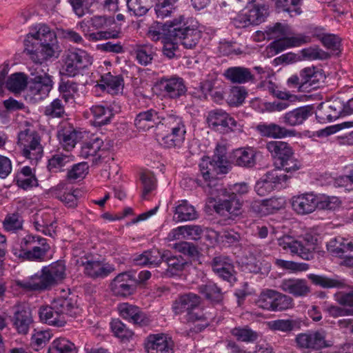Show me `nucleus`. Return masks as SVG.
<instances>
[{"label":"nucleus","mask_w":353,"mask_h":353,"mask_svg":"<svg viewBox=\"0 0 353 353\" xmlns=\"http://www.w3.org/2000/svg\"><path fill=\"white\" fill-rule=\"evenodd\" d=\"M24 52L35 63H42L52 57L58 48L55 32L46 24H39L34 33L27 34Z\"/></svg>","instance_id":"obj_1"},{"label":"nucleus","mask_w":353,"mask_h":353,"mask_svg":"<svg viewBox=\"0 0 353 353\" xmlns=\"http://www.w3.org/2000/svg\"><path fill=\"white\" fill-rule=\"evenodd\" d=\"M201 303V297L192 292L179 295L173 302L172 312L176 315L185 313V320L188 323H192L190 327L191 332L199 333L210 325V319L208 318L200 308Z\"/></svg>","instance_id":"obj_2"},{"label":"nucleus","mask_w":353,"mask_h":353,"mask_svg":"<svg viewBox=\"0 0 353 353\" xmlns=\"http://www.w3.org/2000/svg\"><path fill=\"white\" fill-rule=\"evenodd\" d=\"M226 154V148L218 145L212 159L208 157L202 158L199 167L203 182L196 179L198 185L205 190L206 188H211L212 185H215L218 174H227L231 170L232 166L228 161Z\"/></svg>","instance_id":"obj_3"},{"label":"nucleus","mask_w":353,"mask_h":353,"mask_svg":"<svg viewBox=\"0 0 353 353\" xmlns=\"http://www.w3.org/2000/svg\"><path fill=\"white\" fill-rule=\"evenodd\" d=\"M265 148L275 159L274 169L282 170L291 175L302 167L301 162L295 158L292 147L282 141H270L266 143Z\"/></svg>","instance_id":"obj_4"},{"label":"nucleus","mask_w":353,"mask_h":353,"mask_svg":"<svg viewBox=\"0 0 353 353\" xmlns=\"http://www.w3.org/2000/svg\"><path fill=\"white\" fill-rule=\"evenodd\" d=\"M21 249L13 254L23 261L43 262L46 261L50 246L47 239L37 235L28 234L21 241Z\"/></svg>","instance_id":"obj_5"},{"label":"nucleus","mask_w":353,"mask_h":353,"mask_svg":"<svg viewBox=\"0 0 353 353\" xmlns=\"http://www.w3.org/2000/svg\"><path fill=\"white\" fill-rule=\"evenodd\" d=\"M65 264L58 260L48 266L42 268L40 274H35L32 288L34 290H50L65 278Z\"/></svg>","instance_id":"obj_6"},{"label":"nucleus","mask_w":353,"mask_h":353,"mask_svg":"<svg viewBox=\"0 0 353 353\" xmlns=\"http://www.w3.org/2000/svg\"><path fill=\"white\" fill-rule=\"evenodd\" d=\"M92 63L93 57L87 51L80 48L69 50L63 59V73L70 77L83 75Z\"/></svg>","instance_id":"obj_7"},{"label":"nucleus","mask_w":353,"mask_h":353,"mask_svg":"<svg viewBox=\"0 0 353 353\" xmlns=\"http://www.w3.org/2000/svg\"><path fill=\"white\" fill-rule=\"evenodd\" d=\"M18 144L21 147L22 155L30 161L37 162L43 154L41 137L38 132L27 128L18 134Z\"/></svg>","instance_id":"obj_8"},{"label":"nucleus","mask_w":353,"mask_h":353,"mask_svg":"<svg viewBox=\"0 0 353 353\" xmlns=\"http://www.w3.org/2000/svg\"><path fill=\"white\" fill-rule=\"evenodd\" d=\"M109 21L110 20L104 16H94L90 21L88 30H83L84 37L92 42L119 38L121 30L108 28Z\"/></svg>","instance_id":"obj_9"},{"label":"nucleus","mask_w":353,"mask_h":353,"mask_svg":"<svg viewBox=\"0 0 353 353\" xmlns=\"http://www.w3.org/2000/svg\"><path fill=\"white\" fill-rule=\"evenodd\" d=\"M191 21L182 15L165 23L157 21L150 27L149 35L153 41H156L164 35L171 37L174 40H178L183 28L188 26Z\"/></svg>","instance_id":"obj_10"},{"label":"nucleus","mask_w":353,"mask_h":353,"mask_svg":"<svg viewBox=\"0 0 353 353\" xmlns=\"http://www.w3.org/2000/svg\"><path fill=\"white\" fill-rule=\"evenodd\" d=\"M110 286L114 296L126 298L136 292L137 288V278L134 274L130 271L123 272L112 279Z\"/></svg>","instance_id":"obj_11"},{"label":"nucleus","mask_w":353,"mask_h":353,"mask_svg":"<svg viewBox=\"0 0 353 353\" xmlns=\"http://www.w3.org/2000/svg\"><path fill=\"white\" fill-rule=\"evenodd\" d=\"M157 85L164 97L170 99H177L185 96L188 90L184 79L177 75L161 77Z\"/></svg>","instance_id":"obj_12"},{"label":"nucleus","mask_w":353,"mask_h":353,"mask_svg":"<svg viewBox=\"0 0 353 353\" xmlns=\"http://www.w3.org/2000/svg\"><path fill=\"white\" fill-rule=\"evenodd\" d=\"M290 178L291 175L279 172L278 169H273L267 172L263 178L256 182L255 191L261 196H265Z\"/></svg>","instance_id":"obj_13"},{"label":"nucleus","mask_w":353,"mask_h":353,"mask_svg":"<svg viewBox=\"0 0 353 353\" xmlns=\"http://www.w3.org/2000/svg\"><path fill=\"white\" fill-rule=\"evenodd\" d=\"M117 310L121 318L136 326L146 327L151 323L150 316L137 305L127 302L121 303L117 305Z\"/></svg>","instance_id":"obj_14"},{"label":"nucleus","mask_w":353,"mask_h":353,"mask_svg":"<svg viewBox=\"0 0 353 353\" xmlns=\"http://www.w3.org/2000/svg\"><path fill=\"white\" fill-rule=\"evenodd\" d=\"M325 337V332L323 330H308L298 334L295 337V343L300 349L319 350L327 346Z\"/></svg>","instance_id":"obj_15"},{"label":"nucleus","mask_w":353,"mask_h":353,"mask_svg":"<svg viewBox=\"0 0 353 353\" xmlns=\"http://www.w3.org/2000/svg\"><path fill=\"white\" fill-rule=\"evenodd\" d=\"M207 122L210 128L223 133L233 131L237 124L232 117L220 109L209 112Z\"/></svg>","instance_id":"obj_16"},{"label":"nucleus","mask_w":353,"mask_h":353,"mask_svg":"<svg viewBox=\"0 0 353 353\" xmlns=\"http://www.w3.org/2000/svg\"><path fill=\"white\" fill-rule=\"evenodd\" d=\"M50 192L66 207L74 208L77 206L80 190L71 187L65 181H60L50 189Z\"/></svg>","instance_id":"obj_17"},{"label":"nucleus","mask_w":353,"mask_h":353,"mask_svg":"<svg viewBox=\"0 0 353 353\" xmlns=\"http://www.w3.org/2000/svg\"><path fill=\"white\" fill-rule=\"evenodd\" d=\"M344 110V103L339 99L321 103L316 112V118L320 123L332 121L339 118Z\"/></svg>","instance_id":"obj_18"},{"label":"nucleus","mask_w":353,"mask_h":353,"mask_svg":"<svg viewBox=\"0 0 353 353\" xmlns=\"http://www.w3.org/2000/svg\"><path fill=\"white\" fill-rule=\"evenodd\" d=\"M81 265L84 267L83 273L93 279L105 278L115 270L113 265L104 263L99 260L89 259L87 256L81 258Z\"/></svg>","instance_id":"obj_19"},{"label":"nucleus","mask_w":353,"mask_h":353,"mask_svg":"<svg viewBox=\"0 0 353 353\" xmlns=\"http://www.w3.org/2000/svg\"><path fill=\"white\" fill-rule=\"evenodd\" d=\"M147 353H174V343L164 334H150L144 341Z\"/></svg>","instance_id":"obj_20"},{"label":"nucleus","mask_w":353,"mask_h":353,"mask_svg":"<svg viewBox=\"0 0 353 353\" xmlns=\"http://www.w3.org/2000/svg\"><path fill=\"white\" fill-rule=\"evenodd\" d=\"M13 327L20 334H26L29 332L33 319L30 310L23 305L14 306L13 315L11 316Z\"/></svg>","instance_id":"obj_21"},{"label":"nucleus","mask_w":353,"mask_h":353,"mask_svg":"<svg viewBox=\"0 0 353 353\" xmlns=\"http://www.w3.org/2000/svg\"><path fill=\"white\" fill-rule=\"evenodd\" d=\"M161 120V114L157 110L150 108L137 114L134 119V125L137 130L146 131L154 125L160 128Z\"/></svg>","instance_id":"obj_22"},{"label":"nucleus","mask_w":353,"mask_h":353,"mask_svg":"<svg viewBox=\"0 0 353 353\" xmlns=\"http://www.w3.org/2000/svg\"><path fill=\"white\" fill-rule=\"evenodd\" d=\"M13 183L19 188L25 191L39 185L35 171L28 165L23 166L16 171Z\"/></svg>","instance_id":"obj_23"},{"label":"nucleus","mask_w":353,"mask_h":353,"mask_svg":"<svg viewBox=\"0 0 353 353\" xmlns=\"http://www.w3.org/2000/svg\"><path fill=\"white\" fill-rule=\"evenodd\" d=\"M242 203L235 195L229 194L227 199H219L214 205V211L221 216L236 217L241 213Z\"/></svg>","instance_id":"obj_24"},{"label":"nucleus","mask_w":353,"mask_h":353,"mask_svg":"<svg viewBox=\"0 0 353 353\" xmlns=\"http://www.w3.org/2000/svg\"><path fill=\"white\" fill-rule=\"evenodd\" d=\"M74 161V157L62 152L57 151L51 154L46 162V170L50 176L67 171V166Z\"/></svg>","instance_id":"obj_25"},{"label":"nucleus","mask_w":353,"mask_h":353,"mask_svg":"<svg viewBox=\"0 0 353 353\" xmlns=\"http://www.w3.org/2000/svg\"><path fill=\"white\" fill-rule=\"evenodd\" d=\"M313 114V107L304 105L289 111L280 118L285 125L294 127L301 125Z\"/></svg>","instance_id":"obj_26"},{"label":"nucleus","mask_w":353,"mask_h":353,"mask_svg":"<svg viewBox=\"0 0 353 353\" xmlns=\"http://www.w3.org/2000/svg\"><path fill=\"white\" fill-rule=\"evenodd\" d=\"M318 205V200L313 194H303L292 199V209L298 214H308L313 212Z\"/></svg>","instance_id":"obj_27"},{"label":"nucleus","mask_w":353,"mask_h":353,"mask_svg":"<svg viewBox=\"0 0 353 353\" xmlns=\"http://www.w3.org/2000/svg\"><path fill=\"white\" fill-rule=\"evenodd\" d=\"M256 129L262 136L274 139L292 137L297 134L295 130L288 129L274 123H260L257 125Z\"/></svg>","instance_id":"obj_28"},{"label":"nucleus","mask_w":353,"mask_h":353,"mask_svg":"<svg viewBox=\"0 0 353 353\" xmlns=\"http://www.w3.org/2000/svg\"><path fill=\"white\" fill-rule=\"evenodd\" d=\"M90 123L95 127H101L111 122L114 117L113 108L108 105H94L90 108Z\"/></svg>","instance_id":"obj_29"},{"label":"nucleus","mask_w":353,"mask_h":353,"mask_svg":"<svg viewBox=\"0 0 353 353\" xmlns=\"http://www.w3.org/2000/svg\"><path fill=\"white\" fill-rule=\"evenodd\" d=\"M300 75L303 82L301 89L305 91L319 88V82L324 76L322 71L316 67H306L300 71Z\"/></svg>","instance_id":"obj_30"},{"label":"nucleus","mask_w":353,"mask_h":353,"mask_svg":"<svg viewBox=\"0 0 353 353\" xmlns=\"http://www.w3.org/2000/svg\"><path fill=\"white\" fill-rule=\"evenodd\" d=\"M57 138L63 149L70 151L77 143V132L72 124L63 122L58 129Z\"/></svg>","instance_id":"obj_31"},{"label":"nucleus","mask_w":353,"mask_h":353,"mask_svg":"<svg viewBox=\"0 0 353 353\" xmlns=\"http://www.w3.org/2000/svg\"><path fill=\"white\" fill-rule=\"evenodd\" d=\"M52 88V80L49 75L37 76L29 83V92L37 99H43L48 96Z\"/></svg>","instance_id":"obj_32"},{"label":"nucleus","mask_w":353,"mask_h":353,"mask_svg":"<svg viewBox=\"0 0 353 353\" xmlns=\"http://www.w3.org/2000/svg\"><path fill=\"white\" fill-rule=\"evenodd\" d=\"M186 130H166L165 132L157 134V139L161 144L167 148H180L185 141Z\"/></svg>","instance_id":"obj_33"},{"label":"nucleus","mask_w":353,"mask_h":353,"mask_svg":"<svg viewBox=\"0 0 353 353\" xmlns=\"http://www.w3.org/2000/svg\"><path fill=\"white\" fill-rule=\"evenodd\" d=\"M283 248L289 250L293 254H296L301 259L307 261L314 258L316 250L304 242L297 240H290L283 242Z\"/></svg>","instance_id":"obj_34"},{"label":"nucleus","mask_w":353,"mask_h":353,"mask_svg":"<svg viewBox=\"0 0 353 353\" xmlns=\"http://www.w3.org/2000/svg\"><path fill=\"white\" fill-rule=\"evenodd\" d=\"M202 32L192 21L183 29L178 41L187 49L194 48L201 38Z\"/></svg>","instance_id":"obj_35"},{"label":"nucleus","mask_w":353,"mask_h":353,"mask_svg":"<svg viewBox=\"0 0 353 353\" xmlns=\"http://www.w3.org/2000/svg\"><path fill=\"white\" fill-rule=\"evenodd\" d=\"M281 288L295 297L305 296L310 292V287L304 279H284L281 284Z\"/></svg>","instance_id":"obj_36"},{"label":"nucleus","mask_w":353,"mask_h":353,"mask_svg":"<svg viewBox=\"0 0 353 353\" xmlns=\"http://www.w3.org/2000/svg\"><path fill=\"white\" fill-rule=\"evenodd\" d=\"M33 224L37 231L46 236L54 237L56 235L57 222L50 213L43 212L40 216L37 215Z\"/></svg>","instance_id":"obj_37"},{"label":"nucleus","mask_w":353,"mask_h":353,"mask_svg":"<svg viewBox=\"0 0 353 353\" xmlns=\"http://www.w3.org/2000/svg\"><path fill=\"white\" fill-rule=\"evenodd\" d=\"M39 318L42 322L50 325L63 327L66 323V319L63 314L54 308L52 304L50 306H43L39 309Z\"/></svg>","instance_id":"obj_38"},{"label":"nucleus","mask_w":353,"mask_h":353,"mask_svg":"<svg viewBox=\"0 0 353 353\" xmlns=\"http://www.w3.org/2000/svg\"><path fill=\"white\" fill-rule=\"evenodd\" d=\"M224 75L227 79L234 83L242 84L252 82L254 80V76L250 70L241 66L228 68L225 71Z\"/></svg>","instance_id":"obj_39"},{"label":"nucleus","mask_w":353,"mask_h":353,"mask_svg":"<svg viewBox=\"0 0 353 353\" xmlns=\"http://www.w3.org/2000/svg\"><path fill=\"white\" fill-rule=\"evenodd\" d=\"M198 292L208 301L213 304H219L221 303L223 299V292L221 288L215 283L210 281L205 284L199 285Z\"/></svg>","instance_id":"obj_40"},{"label":"nucleus","mask_w":353,"mask_h":353,"mask_svg":"<svg viewBox=\"0 0 353 353\" xmlns=\"http://www.w3.org/2000/svg\"><path fill=\"white\" fill-rule=\"evenodd\" d=\"M166 263L165 274L168 276L178 275L187 264V261L181 255L174 256L170 251L165 250L164 261Z\"/></svg>","instance_id":"obj_41"},{"label":"nucleus","mask_w":353,"mask_h":353,"mask_svg":"<svg viewBox=\"0 0 353 353\" xmlns=\"http://www.w3.org/2000/svg\"><path fill=\"white\" fill-rule=\"evenodd\" d=\"M234 163L245 168H252L256 165V152L250 148H239L234 152Z\"/></svg>","instance_id":"obj_42"},{"label":"nucleus","mask_w":353,"mask_h":353,"mask_svg":"<svg viewBox=\"0 0 353 353\" xmlns=\"http://www.w3.org/2000/svg\"><path fill=\"white\" fill-rule=\"evenodd\" d=\"M136 61L141 65L150 64L155 55V49L150 44H137L133 48Z\"/></svg>","instance_id":"obj_43"},{"label":"nucleus","mask_w":353,"mask_h":353,"mask_svg":"<svg viewBox=\"0 0 353 353\" xmlns=\"http://www.w3.org/2000/svg\"><path fill=\"white\" fill-rule=\"evenodd\" d=\"M230 334L237 341L245 343H254L259 337V333L248 325L236 326L231 329Z\"/></svg>","instance_id":"obj_44"},{"label":"nucleus","mask_w":353,"mask_h":353,"mask_svg":"<svg viewBox=\"0 0 353 353\" xmlns=\"http://www.w3.org/2000/svg\"><path fill=\"white\" fill-rule=\"evenodd\" d=\"M179 0H155L152 5L157 19H164L172 16L176 10Z\"/></svg>","instance_id":"obj_45"},{"label":"nucleus","mask_w":353,"mask_h":353,"mask_svg":"<svg viewBox=\"0 0 353 353\" xmlns=\"http://www.w3.org/2000/svg\"><path fill=\"white\" fill-rule=\"evenodd\" d=\"M58 90L59 97L63 99L65 103L74 101V96L79 91L78 83L72 80L61 79L59 83Z\"/></svg>","instance_id":"obj_46"},{"label":"nucleus","mask_w":353,"mask_h":353,"mask_svg":"<svg viewBox=\"0 0 353 353\" xmlns=\"http://www.w3.org/2000/svg\"><path fill=\"white\" fill-rule=\"evenodd\" d=\"M88 172L89 165L87 162L73 164L70 168H68L63 181H65L68 183L81 181L86 176Z\"/></svg>","instance_id":"obj_47"},{"label":"nucleus","mask_w":353,"mask_h":353,"mask_svg":"<svg viewBox=\"0 0 353 353\" xmlns=\"http://www.w3.org/2000/svg\"><path fill=\"white\" fill-rule=\"evenodd\" d=\"M52 305L60 314L74 316L78 307L76 301L71 297H58L52 302Z\"/></svg>","instance_id":"obj_48"},{"label":"nucleus","mask_w":353,"mask_h":353,"mask_svg":"<svg viewBox=\"0 0 353 353\" xmlns=\"http://www.w3.org/2000/svg\"><path fill=\"white\" fill-rule=\"evenodd\" d=\"M99 85L111 94H117L123 87V78L121 75H112L110 72L101 77Z\"/></svg>","instance_id":"obj_49"},{"label":"nucleus","mask_w":353,"mask_h":353,"mask_svg":"<svg viewBox=\"0 0 353 353\" xmlns=\"http://www.w3.org/2000/svg\"><path fill=\"white\" fill-rule=\"evenodd\" d=\"M196 218L197 214L194 206L186 200L181 201L175 208L174 219L178 222L191 221Z\"/></svg>","instance_id":"obj_50"},{"label":"nucleus","mask_w":353,"mask_h":353,"mask_svg":"<svg viewBox=\"0 0 353 353\" xmlns=\"http://www.w3.org/2000/svg\"><path fill=\"white\" fill-rule=\"evenodd\" d=\"M23 224V216L17 212L6 214L2 222L3 229L9 233H17L21 230Z\"/></svg>","instance_id":"obj_51"},{"label":"nucleus","mask_w":353,"mask_h":353,"mask_svg":"<svg viewBox=\"0 0 353 353\" xmlns=\"http://www.w3.org/2000/svg\"><path fill=\"white\" fill-rule=\"evenodd\" d=\"M307 278L314 285L320 286L323 288H341L345 285L343 281L339 280L336 278H330L325 275L310 274L307 275Z\"/></svg>","instance_id":"obj_52"},{"label":"nucleus","mask_w":353,"mask_h":353,"mask_svg":"<svg viewBox=\"0 0 353 353\" xmlns=\"http://www.w3.org/2000/svg\"><path fill=\"white\" fill-rule=\"evenodd\" d=\"M103 145L102 139L98 137H92L89 140L82 143L80 156L88 159L90 157H95Z\"/></svg>","instance_id":"obj_53"},{"label":"nucleus","mask_w":353,"mask_h":353,"mask_svg":"<svg viewBox=\"0 0 353 353\" xmlns=\"http://www.w3.org/2000/svg\"><path fill=\"white\" fill-rule=\"evenodd\" d=\"M48 353H77V349L68 339L59 337L50 344Z\"/></svg>","instance_id":"obj_54"},{"label":"nucleus","mask_w":353,"mask_h":353,"mask_svg":"<svg viewBox=\"0 0 353 353\" xmlns=\"http://www.w3.org/2000/svg\"><path fill=\"white\" fill-rule=\"evenodd\" d=\"M328 250L340 257L345 256L347 252L353 251V242L341 237L330 241L328 244Z\"/></svg>","instance_id":"obj_55"},{"label":"nucleus","mask_w":353,"mask_h":353,"mask_svg":"<svg viewBox=\"0 0 353 353\" xmlns=\"http://www.w3.org/2000/svg\"><path fill=\"white\" fill-rule=\"evenodd\" d=\"M268 325L270 330L290 332L301 328V321L295 319H277L270 321Z\"/></svg>","instance_id":"obj_56"},{"label":"nucleus","mask_w":353,"mask_h":353,"mask_svg":"<svg viewBox=\"0 0 353 353\" xmlns=\"http://www.w3.org/2000/svg\"><path fill=\"white\" fill-rule=\"evenodd\" d=\"M110 325L114 336L121 341H129L134 335L133 331L119 319H112Z\"/></svg>","instance_id":"obj_57"},{"label":"nucleus","mask_w":353,"mask_h":353,"mask_svg":"<svg viewBox=\"0 0 353 353\" xmlns=\"http://www.w3.org/2000/svg\"><path fill=\"white\" fill-rule=\"evenodd\" d=\"M27 76L23 73L16 72L8 79L6 87L13 92H19L27 87Z\"/></svg>","instance_id":"obj_58"},{"label":"nucleus","mask_w":353,"mask_h":353,"mask_svg":"<svg viewBox=\"0 0 353 353\" xmlns=\"http://www.w3.org/2000/svg\"><path fill=\"white\" fill-rule=\"evenodd\" d=\"M151 3V0H127V8L131 14L141 17L152 7Z\"/></svg>","instance_id":"obj_59"},{"label":"nucleus","mask_w":353,"mask_h":353,"mask_svg":"<svg viewBox=\"0 0 353 353\" xmlns=\"http://www.w3.org/2000/svg\"><path fill=\"white\" fill-rule=\"evenodd\" d=\"M44 115L51 119H61L66 116L65 105L60 98L54 99L49 105H46L43 111Z\"/></svg>","instance_id":"obj_60"},{"label":"nucleus","mask_w":353,"mask_h":353,"mask_svg":"<svg viewBox=\"0 0 353 353\" xmlns=\"http://www.w3.org/2000/svg\"><path fill=\"white\" fill-rule=\"evenodd\" d=\"M275 7L279 12H287L292 16L294 12L295 15H299L302 12L300 6L302 0H274Z\"/></svg>","instance_id":"obj_61"},{"label":"nucleus","mask_w":353,"mask_h":353,"mask_svg":"<svg viewBox=\"0 0 353 353\" xmlns=\"http://www.w3.org/2000/svg\"><path fill=\"white\" fill-rule=\"evenodd\" d=\"M248 12L252 25H259L263 23L269 14L268 6L265 4L254 5Z\"/></svg>","instance_id":"obj_62"},{"label":"nucleus","mask_w":353,"mask_h":353,"mask_svg":"<svg viewBox=\"0 0 353 353\" xmlns=\"http://www.w3.org/2000/svg\"><path fill=\"white\" fill-rule=\"evenodd\" d=\"M316 39L321 42L325 48L333 51L339 50L341 46V39L334 34H316Z\"/></svg>","instance_id":"obj_63"},{"label":"nucleus","mask_w":353,"mask_h":353,"mask_svg":"<svg viewBox=\"0 0 353 353\" xmlns=\"http://www.w3.org/2000/svg\"><path fill=\"white\" fill-rule=\"evenodd\" d=\"M161 127H164L167 130H186L182 117L175 114H169L166 117L162 116V120L160 123Z\"/></svg>","instance_id":"obj_64"}]
</instances>
